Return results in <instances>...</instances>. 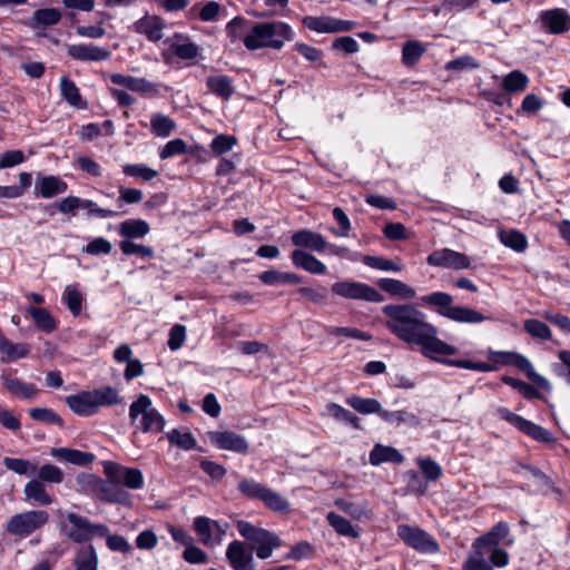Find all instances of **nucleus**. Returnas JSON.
<instances>
[{"instance_id": "nucleus-1", "label": "nucleus", "mask_w": 570, "mask_h": 570, "mask_svg": "<svg viewBox=\"0 0 570 570\" xmlns=\"http://www.w3.org/2000/svg\"><path fill=\"white\" fill-rule=\"evenodd\" d=\"M385 327L401 342L416 347L430 360L440 361V356H451L458 348L439 337L438 327L428 321V316L412 304H389L383 306Z\"/></svg>"}, {"instance_id": "nucleus-2", "label": "nucleus", "mask_w": 570, "mask_h": 570, "mask_svg": "<svg viewBox=\"0 0 570 570\" xmlns=\"http://www.w3.org/2000/svg\"><path fill=\"white\" fill-rule=\"evenodd\" d=\"M421 301L426 305L438 307L436 312L441 316L453 322L476 324L487 320V316L474 308L453 305L452 296L444 292L431 293L423 296Z\"/></svg>"}, {"instance_id": "nucleus-3", "label": "nucleus", "mask_w": 570, "mask_h": 570, "mask_svg": "<svg viewBox=\"0 0 570 570\" xmlns=\"http://www.w3.org/2000/svg\"><path fill=\"white\" fill-rule=\"evenodd\" d=\"M226 30L232 36H287L292 32L291 27L281 21L253 23L244 17L234 18L227 23Z\"/></svg>"}, {"instance_id": "nucleus-4", "label": "nucleus", "mask_w": 570, "mask_h": 570, "mask_svg": "<svg viewBox=\"0 0 570 570\" xmlns=\"http://www.w3.org/2000/svg\"><path fill=\"white\" fill-rule=\"evenodd\" d=\"M489 357L499 364L515 366L521 372H523L535 385L547 392L551 391L550 382L534 371L532 363L524 355L517 352L490 351Z\"/></svg>"}, {"instance_id": "nucleus-5", "label": "nucleus", "mask_w": 570, "mask_h": 570, "mask_svg": "<svg viewBox=\"0 0 570 570\" xmlns=\"http://www.w3.org/2000/svg\"><path fill=\"white\" fill-rule=\"evenodd\" d=\"M49 520V514L43 510L27 511L10 518L7 531L18 537H27L42 528Z\"/></svg>"}, {"instance_id": "nucleus-6", "label": "nucleus", "mask_w": 570, "mask_h": 570, "mask_svg": "<svg viewBox=\"0 0 570 570\" xmlns=\"http://www.w3.org/2000/svg\"><path fill=\"white\" fill-rule=\"evenodd\" d=\"M497 415L515 426L519 431L524 433L525 435L530 436L537 442L551 444L556 441V438L553 434L546 430L544 428L537 425L535 423L512 413L507 407H499L497 409Z\"/></svg>"}, {"instance_id": "nucleus-7", "label": "nucleus", "mask_w": 570, "mask_h": 570, "mask_svg": "<svg viewBox=\"0 0 570 570\" xmlns=\"http://www.w3.org/2000/svg\"><path fill=\"white\" fill-rule=\"evenodd\" d=\"M497 415L515 426L519 431L524 433L525 435L530 436L537 442L551 444L556 441V438L553 434L546 430L544 428L537 425L535 423L512 413L507 407H499L497 409Z\"/></svg>"}, {"instance_id": "nucleus-8", "label": "nucleus", "mask_w": 570, "mask_h": 570, "mask_svg": "<svg viewBox=\"0 0 570 570\" xmlns=\"http://www.w3.org/2000/svg\"><path fill=\"white\" fill-rule=\"evenodd\" d=\"M331 289L333 294L348 299H362L374 303H381L384 299L383 295L374 287L353 281L336 282L332 285Z\"/></svg>"}, {"instance_id": "nucleus-9", "label": "nucleus", "mask_w": 570, "mask_h": 570, "mask_svg": "<svg viewBox=\"0 0 570 570\" xmlns=\"http://www.w3.org/2000/svg\"><path fill=\"white\" fill-rule=\"evenodd\" d=\"M67 519L69 524H63L62 530L68 538L78 543L88 541L95 534L106 535L108 532L105 525L91 524L87 519L76 513H68Z\"/></svg>"}, {"instance_id": "nucleus-10", "label": "nucleus", "mask_w": 570, "mask_h": 570, "mask_svg": "<svg viewBox=\"0 0 570 570\" xmlns=\"http://www.w3.org/2000/svg\"><path fill=\"white\" fill-rule=\"evenodd\" d=\"M397 535L411 548L423 552L433 553L439 550L438 542L428 534L424 530L411 527L407 524H401L397 527Z\"/></svg>"}, {"instance_id": "nucleus-11", "label": "nucleus", "mask_w": 570, "mask_h": 570, "mask_svg": "<svg viewBox=\"0 0 570 570\" xmlns=\"http://www.w3.org/2000/svg\"><path fill=\"white\" fill-rule=\"evenodd\" d=\"M426 263L430 266L450 268V269H466L471 266L470 258L450 248H441L432 252L426 257Z\"/></svg>"}, {"instance_id": "nucleus-12", "label": "nucleus", "mask_w": 570, "mask_h": 570, "mask_svg": "<svg viewBox=\"0 0 570 570\" xmlns=\"http://www.w3.org/2000/svg\"><path fill=\"white\" fill-rule=\"evenodd\" d=\"M227 524H220L206 517H197L194 520V529L200 541L208 547L220 544L226 533Z\"/></svg>"}, {"instance_id": "nucleus-13", "label": "nucleus", "mask_w": 570, "mask_h": 570, "mask_svg": "<svg viewBox=\"0 0 570 570\" xmlns=\"http://www.w3.org/2000/svg\"><path fill=\"white\" fill-rule=\"evenodd\" d=\"M303 24L311 31L320 33H336L353 31L354 22L350 20H341L331 17H305Z\"/></svg>"}, {"instance_id": "nucleus-14", "label": "nucleus", "mask_w": 570, "mask_h": 570, "mask_svg": "<svg viewBox=\"0 0 570 570\" xmlns=\"http://www.w3.org/2000/svg\"><path fill=\"white\" fill-rule=\"evenodd\" d=\"M226 559L233 570H255L253 551L243 541L234 540L228 544Z\"/></svg>"}, {"instance_id": "nucleus-15", "label": "nucleus", "mask_w": 570, "mask_h": 570, "mask_svg": "<svg viewBox=\"0 0 570 570\" xmlns=\"http://www.w3.org/2000/svg\"><path fill=\"white\" fill-rule=\"evenodd\" d=\"M208 439L212 444L220 450L246 453L248 443L246 439L233 431H210Z\"/></svg>"}, {"instance_id": "nucleus-16", "label": "nucleus", "mask_w": 570, "mask_h": 570, "mask_svg": "<svg viewBox=\"0 0 570 570\" xmlns=\"http://www.w3.org/2000/svg\"><path fill=\"white\" fill-rule=\"evenodd\" d=\"M236 528L239 534L246 540L253 542V547H262L267 544V542L273 541V539H278L279 537L273 532H269L263 528H257L246 521L239 520L236 523Z\"/></svg>"}, {"instance_id": "nucleus-17", "label": "nucleus", "mask_w": 570, "mask_h": 570, "mask_svg": "<svg viewBox=\"0 0 570 570\" xmlns=\"http://www.w3.org/2000/svg\"><path fill=\"white\" fill-rule=\"evenodd\" d=\"M292 243L297 247H306L318 253L327 249L326 239L321 234L309 229H301L294 233Z\"/></svg>"}, {"instance_id": "nucleus-18", "label": "nucleus", "mask_w": 570, "mask_h": 570, "mask_svg": "<svg viewBox=\"0 0 570 570\" xmlns=\"http://www.w3.org/2000/svg\"><path fill=\"white\" fill-rule=\"evenodd\" d=\"M541 20L552 33H563L570 29V16L563 9L546 11Z\"/></svg>"}, {"instance_id": "nucleus-19", "label": "nucleus", "mask_w": 570, "mask_h": 570, "mask_svg": "<svg viewBox=\"0 0 570 570\" xmlns=\"http://www.w3.org/2000/svg\"><path fill=\"white\" fill-rule=\"evenodd\" d=\"M291 257L296 267L303 268L311 274L321 275L326 273V266L309 253L296 249L292 253Z\"/></svg>"}, {"instance_id": "nucleus-20", "label": "nucleus", "mask_w": 570, "mask_h": 570, "mask_svg": "<svg viewBox=\"0 0 570 570\" xmlns=\"http://www.w3.org/2000/svg\"><path fill=\"white\" fill-rule=\"evenodd\" d=\"M377 285L382 291L386 292L391 296L401 299H412L416 295L413 287L399 279L381 278L377 281Z\"/></svg>"}, {"instance_id": "nucleus-21", "label": "nucleus", "mask_w": 570, "mask_h": 570, "mask_svg": "<svg viewBox=\"0 0 570 570\" xmlns=\"http://www.w3.org/2000/svg\"><path fill=\"white\" fill-rule=\"evenodd\" d=\"M66 402L69 407L79 415H91L98 409L91 392H82L68 396Z\"/></svg>"}, {"instance_id": "nucleus-22", "label": "nucleus", "mask_w": 570, "mask_h": 570, "mask_svg": "<svg viewBox=\"0 0 570 570\" xmlns=\"http://www.w3.org/2000/svg\"><path fill=\"white\" fill-rule=\"evenodd\" d=\"M50 454L53 458L66 461L76 465H87L90 464L95 456L92 453L82 452L75 449L69 448H52Z\"/></svg>"}, {"instance_id": "nucleus-23", "label": "nucleus", "mask_w": 570, "mask_h": 570, "mask_svg": "<svg viewBox=\"0 0 570 570\" xmlns=\"http://www.w3.org/2000/svg\"><path fill=\"white\" fill-rule=\"evenodd\" d=\"M69 55L78 60H104L109 57L107 49L92 45H77L69 47Z\"/></svg>"}, {"instance_id": "nucleus-24", "label": "nucleus", "mask_w": 570, "mask_h": 570, "mask_svg": "<svg viewBox=\"0 0 570 570\" xmlns=\"http://www.w3.org/2000/svg\"><path fill=\"white\" fill-rule=\"evenodd\" d=\"M208 89L224 100H228L235 92L233 81L225 75H213L207 77Z\"/></svg>"}, {"instance_id": "nucleus-25", "label": "nucleus", "mask_w": 570, "mask_h": 570, "mask_svg": "<svg viewBox=\"0 0 570 570\" xmlns=\"http://www.w3.org/2000/svg\"><path fill=\"white\" fill-rule=\"evenodd\" d=\"M335 505L353 518L354 520H371L373 517L372 510L366 502H352L343 499H337Z\"/></svg>"}, {"instance_id": "nucleus-26", "label": "nucleus", "mask_w": 570, "mask_h": 570, "mask_svg": "<svg viewBox=\"0 0 570 570\" xmlns=\"http://www.w3.org/2000/svg\"><path fill=\"white\" fill-rule=\"evenodd\" d=\"M404 456L394 448L376 444L370 452V463L380 465L385 462L401 463Z\"/></svg>"}, {"instance_id": "nucleus-27", "label": "nucleus", "mask_w": 570, "mask_h": 570, "mask_svg": "<svg viewBox=\"0 0 570 570\" xmlns=\"http://www.w3.org/2000/svg\"><path fill=\"white\" fill-rule=\"evenodd\" d=\"M96 484V497L107 502H121L126 498V493L119 484L115 482L94 481Z\"/></svg>"}, {"instance_id": "nucleus-28", "label": "nucleus", "mask_w": 570, "mask_h": 570, "mask_svg": "<svg viewBox=\"0 0 570 570\" xmlns=\"http://www.w3.org/2000/svg\"><path fill=\"white\" fill-rule=\"evenodd\" d=\"M36 188L42 197L50 198L65 193L67 190V184L57 177L48 176L39 178Z\"/></svg>"}, {"instance_id": "nucleus-29", "label": "nucleus", "mask_w": 570, "mask_h": 570, "mask_svg": "<svg viewBox=\"0 0 570 570\" xmlns=\"http://www.w3.org/2000/svg\"><path fill=\"white\" fill-rule=\"evenodd\" d=\"M328 524L340 534L347 538L356 539L360 537V531L345 518L335 513L328 512L326 515Z\"/></svg>"}, {"instance_id": "nucleus-30", "label": "nucleus", "mask_w": 570, "mask_h": 570, "mask_svg": "<svg viewBox=\"0 0 570 570\" xmlns=\"http://www.w3.org/2000/svg\"><path fill=\"white\" fill-rule=\"evenodd\" d=\"M259 279L266 285L299 284L302 278L294 273H284L276 269L263 272Z\"/></svg>"}, {"instance_id": "nucleus-31", "label": "nucleus", "mask_w": 570, "mask_h": 570, "mask_svg": "<svg viewBox=\"0 0 570 570\" xmlns=\"http://www.w3.org/2000/svg\"><path fill=\"white\" fill-rule=\"evenodd\" d=\"M61 19V13L55 8L38 9L31 18V26L37 29H45L53 26Z\"/></svg>"}, {"instance_id": "nucleus-32", "label": "nucleus", "mask_w": 570, "mask_h": 570, "mask_svg": "<svg viewBox=\"0 0 570 570\" xmlns=\"http://www.w3.org/2000/svg\"><path fill=\"white\" fill-rule=\"evenodd\" d=\"M380 416L387 423L401 425L406 424L412 428H416L421 424V420L415 414L401 410V411H383L380 412Z\"/></svg>"}, {"instance_id": "nucleus-33", "label": "nucleus", "mask_w": 570, "mask_h": 570, "mask_svg": "<svg viewBox=\"0 0 570 570\" xmlns=\"http://www.w3.org/2000/svg\"><path fill=\"white\" fill-rule=\"evenodd\" d=\"M473 551L463 564V570H492V564L485 559V546L476 547V540L473 543Z\"/></svg>"}, {"instance_id": "nucleus-34", "label": "nucleus", "mask_w": 570, "mask_h": 570, "mask_svg": "<svg viewBox=\"0 0 570 570\" xmlns=\"http://www.w3.org/2000/svg\"><path fill=\"white\" fill-rule=\"evenodd\" d=\"M499 238L504 246L515 252H523L528 246L525 235L517 229H500Z\"/></svg>"}, {"instance_id": "nucleus-35", "label": "nucleus", "mask_w": 570, "mask_h": 570, "mask_svg": "<svg viewBox=\"0 0 570 570\" xmlns=\"http://www.w3.org/2000/svg\"><path fill=\"white\" fill-rule=\"evenodd\" d=\"M528 83V76L520 70H513L502 78V88L510 94L523 91Z\"/></svg>"}, {"instance_id": "nucleus-36", "label": "nucleus", "mask_w": 570, "mask_h": 570, "mask_svg": "<svg viewBox=\"0 0 570 570\" xmlns=\"http://www.w3.org/2000/svg\"><path fill=\"white\" fill-rule=\"evenodd\" d=\"M175 128V121L168 116L156 114L150 118V131L157 137L166 138Z\"/></svg>"}, {"instance_id": "nucleus-37", "label": "nucleus", "mask_w": 570, "mask_h": 570, "mask_svg": "<svg viewBox=\"0 0 570 570\" xmlns=\"http://www.w3.org/2000/svg\"><path fill=\"white\" fill-rule=\"evenodd\" d=\"M60 89L62 97L73 107L83 109L87 107L86 101L82 100L79 89L67 77H63L60 82Z\"/></svg>"}, {"instance_id": "nucleus-38", "label": "nucleus", "mask_w": 570, "mask_h": 570, "mask_svg": "<svg viewBox=\"0 0 570 570\" xmlns=\"http://www.w3.org/2000/svg\"><path fill=\"white\" fill-rule=\"evenodd\" d=\"M508 534V524L499 522L491 529L490 532L476 539V547H497Z\"/></svg>"}, {"instance_id": "nucleus-39", "label": "nucleus", "mask_w": 570, "mask_h": 570, "mask_svg": "<svg viewBox=\"0 0 570 570\" xmlns=\"http://www.w3.org/2000/svg\"><path fill=\"white\" fill-rule=\"evenodd\" d=\"M27 312L31 315L39 330L50 333L56 328V321L47 309L31 306Z\"/></svg>"}, {"instance_id": "nucleus-40", "label": "nucleus", "mask_w": 570, "mask_h": 570, "mask_svg": "<svg viewBox=\"0 0 570 570\" xmlns=\"http://www.w3.org/2000/svg\"><path fill=\"white\" fill-rule=\"evenodd\" d=\"M0 352L6 355L8 361H14L27 356L30 347L23 343L13 344L0 334Z\"/></svg>"}, {"instance_id": "nucleus-41", "label": "nucleus", "mask_w": 570, "mask_h": 570, "mask_svg": "<svg viewBox=\"0 0 570 570\" xmlns=\"http://www.w3.org/2000/svg\"><path fill=\"white\" fill-rule=\"evenodd\" d=\"M27 499H32L42 505H49L52 502L51 497L46 492L45 485L39 480H31L24 487Z\"/></svg>"}, {"instance_id": "nucleus-42", "label": "nucleus", "mask_w": 570, "mask_h": 570, "mask_svg": "<svg viewBox=\"0 0 570 570\" xmlns=\"http://www.w3.org/2000/svg\"><path fill=\"white\" fill-rule=\"evenodd\" d=\"M425 52V47L416 40H409L403 45L402 61L405 66H414L422 55Z\"/></svg>"}, {"instance_id": "nucleus-43", "label": "nucleus", "mask_w": 570, "mask_h": 570, "mask_svg": "<svg viewBox=\"0 0 570 570\" xmlns=\"http://www.w3.org/2000/svg\"><path fill=\"white\" fill-rule=\"evenodd\" d=\"M268 487L255 481L254 479H243L238 483V490L239 492L253 500H261L265 495V491Z\"/></svg>"}, {"instance_id": "nucleus-44", "label": "nucleus", "mask_w": 570, "mask_h": 570, "mask_svg": "<svg viewBox=\"0 0 570 570\" xmlns=\"http://www.w3.org/2000/svg\"><path fill=\"white\" fill-rule=\"evenodd\" d=\"M346 403L352 406L355 411L362 414H372L383 412L381 404L374 399H363L360 396H351L346 400Z\"/></svg>"}, {"instance_id": "nucleus-45", "label": "nucleus", "mask_w": 570, "mask_h": 570, "mask_svg": "<svg viewBox=\"0 0 570 570\" xmlns=\"http://www.w3.org/2000/svg\"><path fill=\"white\" fill-rule=\"evenodd\" d=\"M262 502L271 510L275 512H287L289 511V502L281 495L278 492L267 488Z\"/></svg>"}, {"instance_id": "nucleus-46", "label": "nucleus", "mask_w": 570, "mask_h": 570, "mask_svg": "<svg viewBox=\"0 0 570 570\" xmlns=\"http://www.w3.org/2000/svg\"><path fill=\"white\" fill-rule=\"evenodd\" d=\"M97 554L91 546L82 548L75 560L77 570H97Z\"/></svg>"}, {"instance_id": "nucleus-47", "label": "nucleus", "mask_w": 570, "mask_h": 570, "mask_svg": "<svg viewBox=\"0 0 570 570\" xmlns=\"http://www.w3.org/2000/svg\"><path fill=\"white\" fill-rule=\"evenodd\" d=\"M150 400L145 396V431L150 430L160 432L164 429L165 421L155 409L150 407Z\"/></svg>"}, {"instance_id": "nucleus-48", "label": "nucleus", "mask_w": 570, "mask_h": 570, "mask_svg": "<svg viewBox=\"0 0 570 570\" xmlns=\"http://www.w3.org/2000/svg\"><path fill=\"white\" fill-rule=\"evenodd\" d=\"M167 439L183 450H191L196 446L195 438L187 430H173L167 434Z\"/></svg>"}, {"instance_id": "nucleus-49", "label": "nucleus", "mask_w": 570, "mask_h": 570, "mask_svg": "<svg viewBox=\"0 0 570 570\" xmlns=\"http://www.w3.org/2000/svg\"><path fill=\"white\" fill-rule=\"evenodd\" d=\"M4 386L11 394L23 396L26 399H31L37 393V390L33 385L24 384L18 379H6Z\"/></svg>"}, {"instance_id": "nucleus-50", "label": "nucleus", "mask_w": 570, "mask_h": 570, "mask_svg": "<svg viewBox=\"0 0 570 570\" xmlns=\"http://www.w3.org/2000/svg\"><path fill=\"white\" fill-rule=\"evenodd\" d=\"M326 409H327L328 414L331 416H333L334 419H336L338 421H343L345 423H348L356 429L360 428V419L356 415H354L352 412H350L348 410L344 409L343 406L335 404V403H330L326 406Z\"/></svg>"}, {"instance_id": "nucleus-51", "label": "nucleus", "mask_w": 570, "mask_h": 570, "mask_svg": "<svg viewBox=\"0 0 570 570\" xmlns=\"http://www.w3.org/2000/svg\"><path fill=\"white\" fill-rule=\"evenodd\" d=\"M524 330L528 334H530L532 337L540 338V340H550L551 338V331L549 326L539 321V320H527L523 324Z\"/></svg>"}, {"instance_id": "nucleus-52", "label": "nucleus", "mask_w": 570, "mask_h": 570, "mask_svg": "<svg viewBox=\"0 0 570 570\" xmlns=\"http://www.w3.org/2000/svg\"><path fill=\"white\" fill-rule=\"evenodd\" d=\"M502 382L521 393L525 399H535L540 393L530 384L511 376H503Z\"/></svg>"}, {"instance_id": "nucleus-53", "label": "nucleus", "mask_w": 570, "mask_h": 570, "mask_svg": "<svg viewBox=\"0 0 570 570\" xmlns=\"http://www.w3.org/2000/svg\"><path fill=\"white\" fill-rule=\"evenodd\" d=\"M3 463L8 470L18 474H32L37 471V466L28 460L6 458Z\"/></svg>"}, {"instance_id": "nucleus-54", "label": "nucleus", "mask_w": 570, "mask_h": 570, "mask_svg": "<svg viewBox=\"0 0 570 570\" xmlns=\"http://www.w3.org/2000/svg\"><path fill=\"white\" fill-rule=\"evenodd\" d=\"M444 364L460 367V368H466L472 371H479V372H491L494 371L495 367L489 363L485 362H472L469 360H445L442 361Z\"/></svg>"}, {"instance_id": "nucleus-55", "label": "nucleus", "mask_w": 570, "mask_h": 570, "mask_svg": "<svg viewBox=\"0 0 570 570\" xmlns=\"http://www.w3.org/2000/svg\"><path fill=\"white\" fill-rule=\"evenodd\" d=\"M244 43L249 50H258L262 48L281 49L283 47L281 39L272 38H244Z\"/></svg>"}, {"instance_id": "nucleus-56", "label": "nucleus", "mask_w": 570, "mask_h": 570, "mask_svg": "<svg viewBox=\"0 0 570 570\" xmlns=\"http://www.w3.org/2000/svg\"><path fill=\"white\" fill-rule=\"evenodd\" d=\"M186 150H187L186 142L180 138H176V139L168 141L165 146H163L160 148L159 157L161 159H167L169 157L185 154Z\"/></svg>"}, {"instance_id": "nucleus-57", "label": "nucleus", "mask_w": 570, "mask_h": 570, "mask_svg": "<svg viewBox=\"0 0 570 570\" xmlns=\"http://www.w3.org/2000/svg\"><path fill=\"white\" fill-rule=\"evenodd\" d=\"M119 233L124 239H136L142 237L141 220H126L120 224Z\"/></svg>"}, {"instance_id": "nucleus-58", "label": "nucleus", "mask_w": 570, "mask_h": 570, "mask_svg": "<svg viewBox=\"0 0 570 570\" xmlns=\"http://www.w3.org/2000/svg\"><path fill=\"white\" fill-rule=\"evenodd\" d=\"M236 144V138L227 135H218L210 144L212 153L216 156H220L229 151Z\"/></svg>"}, {"instance_id": "nucleus-59", "label": "nucleus", "mask_w": 570, "mask_h": 570, "mask_svg": "<svg viewBox=\"0 0 570 570\" xmlns=\"http://www.w3.org/2000/svg\"><path fill=\"white\" fill-rule=\"evenodd\" d=\"M39 481L49 483H60L63 480L62 471L52 464H45L38 471Z\"/></svg>"}, {"instance_id": "nucleus-60", "label": "nucleus", "mask_w": 570, "mask_h": 570, "mask_svg": "<svg viewBox=\"0 0 570 570\" xmlns=\"http://www.w3.org/2000/svg\"><path fill=\"white\" fill-rule=\"evenodd\" d=\"M91 393L97 402V407L101 405H112L119 402L117 391L109 386L101 390H95Z\"/></svg>"}, {"instance_id": "nucleus-61", "label": "nucleus", "mask_w": 570, "mask_h": 570, "mask_svg": "<svg viewBox=\"0 0 570 570\" xmlns=\"http://www.w3.org/2000/svg\"><path fill=\"white\" fill-rule=\"evenodd\" d=\"M479 62L471 56H462L454 60L449 61L445 65V69L449 71H463L479 68Z\"/></svg>"}, {"instance_id": "nucleus-62", "label": "nucleus", "mask_w": 570, "mask_h": 570, "mask_svg": "<svg viewBox=\"0 0 570 570\" xmlns=\"http://www.w3.org/2000/svg\"><path fill=\"white\" fill-rule=\"evenodd\" d=\"M417 464L429 481H436L442 475V468L431 459H417Z\"/></svg>"}, {"instance_id": "nucleus-63", "label": "nucleus", "mask_w": 570, "mask_h": 570, "mask_svg": "<svg viewBox=\"0 0 570 570\" xmlns=\"http://www.w3.org/2000/svg\"><path fill=\"white\" fill-rule=\"evenodd\" d=\"M297 293L306 301L314 304H324L326 299L325 288H314L311 286H302L297 289Z\"/></svg>"}, {"instance_id": "nucleus-64", "label": "nucleus", "mask_w": 570, "mask_h": 570, "mask_svg": "<svg viewBox=\"0 0 570 570\" xmlns=\"http://www.w3.org/2000/svg\"><path fill=\"white\" fill-rule=\"evenodd\" d=\"M65 297L72 315L78 316L81 312L82 295L75 287H67Z\"/></svg>"}]
</instances>
